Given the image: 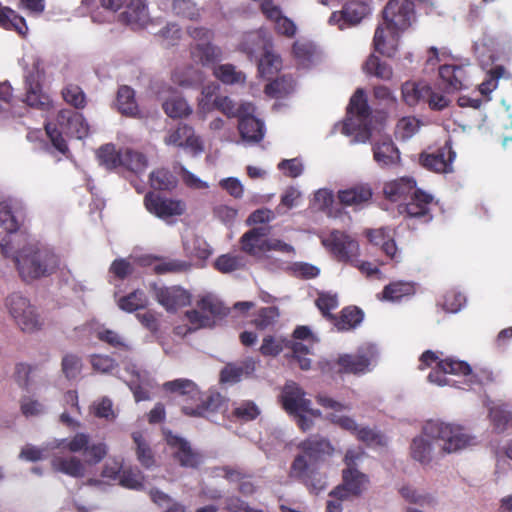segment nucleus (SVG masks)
Masks as SVG:
<instances>
[{
	"label": "nucleus",
	"instance_id": "nucleus-1",
	"mask_svg": "<svg viewBox=\"0 0 512 512\" xmlns=\"http://www.w3.org/2000/svg\"><path fill=\"white\" fill-rule=\"evenodd\" d=\"M299 453L295 456L289 470V477L302 483L311 493L319 494L326 489V475L319 466L334 453L329 440L313 435L298 444Z\"/></svg>",
	"mask_w": 512,
	"mask_h": 512
},
{
	"label": "nucleus",
	"instance_id": "nucleus-2",
	"mask_svg": "<svg viewBox=\"0 0 512 512\" xmlns=\"http://www.w3.org/2000/svg\"><path fill=\"white\" fill-rule=\"evenodd\" d=\"M413 16L414 3L411 0H390L383 10L389 38L386 39L385 28L379 25L373 38L374 49L384 56L393 57L397 50L398 32L410 27Z\"/></svg>",
	"mask_w": 512,
	"mask_h": 512
},
{
	"label": "nucleus",
	"instance_id": "nucleus-3",
	"mask_svg": "<svg viewBox=\"0 0 512 512\" xmlns=\"http://www.w3.org/2000/svg\"><path fill=\"white\" fill-rule=\"evenodd\" d=\"M15 264L21 278L29 281L54 273L59 266V259L48 249L28 246L15 256Z\"/></svg>",
	"mask_w": 512,
	"mask_h": 512
},
{
	"label": "nucleus",
	"instance_id": "nucleus-4",
	"mask_svg": "<svg viewBox=\"0 0 512 512\" xmlns=\"http://www.w3.org/2000/svg\"><path fill=\"white\" fill-rule=\"evenodd\" d=\"M419 362L420 370L432 367L434 363L436 364L428 374L427 379L439 386L450 385V380L447 378L448 374L467 376L472 373V369L467 362L453 357L441 359L436 352L431 350L424 351L419 358Z\"/></svg>",
	"mask_w": 512,
	"mask_h": 512
},
{
	"label": "nucleus",
	"instance_id": "nucleus-5",
	"mask_svg": "<svg viewBox=\"0 0 512 512\" xmlns=\"http://www.w3.org/2000/svg\"><path fill=\"white\" fill-rule=\"evenodd\" d=\"M376 354L373 345L360 347L355 353L340 354L335 360L327 361L322 370L331 377L335 375H362L368 372L371 361Z\"/></svg>",
	"mask_w": 512,
	"mask_h": 512
},
{
	"label": "nucleus",
	"instance_id": "nucleus-6",
	"mask_svg": "<svg viewBox=\"0 0 512 512\" xmlns=\"http://www.w3.org/2000/svg\"><path fill=\"white\" fill-rule=\"evenodd\" d=\"M423 431L426 436L441 441L445 453L458 452L474 443V437L469 435L464 427L456 424L428 421Z\"/></svg>",
	"mask_w": 512,
	"mask_h": 512
},
{
	"label": "nucleus",
	"instance_id": "nucleus-7",
	"mask_svg": "<svg viewBox=\"0 0 512 512\" xmlns=\"http://www.w3.org/2000/svg\"><path fill=\"white\" fill-rule=\"evenodd\" d=\"M229 314V309L212 294L201 296L196 302V309L185 312V317L194 329L212 328L216 318Z\"/></svg>",
	"mask_w": 512,
	"mask_h": 512
},
{
	"label": "nucleus",
	"instance_id": "nucleus-8",
	"mask_svg": "<svg viewBox=\"0 0 512 512\" xmlns=\"http://www.w3.org/2000/svg\"><path fill=\"white\" fill-rule=\"evenodd\" d=\"M45 72L40 67V61L33 63L32 70L25 75L23 102L34 109L49 111L53 107L50 96L43 91L42 80Z\"/></svg>",
	"mask_w": 512,
	"mask_h": 512
},
{
	"label": "nucleus",
	"instance_id": "nucleus-9",
	"mask_svg": "<svg viewBox=\"0 0 512 512\" xmlns=\"http://www.w3.org/2000/svg\"><path fill=\"white\" fill-rule=\"evenodd\" d=\"M10 315L24 332L40 330L43 322L30 301L18 293H13L6 299Z\"/></svg>",
	"mask_w": 512,
	"mask_h": 512
},
{
	"label": "nucleus",
	"instance_id": "nucleus-10",
	"mask_svg": "<svg viewBox=\"0 0 512 512\" xmlns=\"http://www.w3.org/2000/svg\"><path fill=\"white\" fill-rule=\"evenodd\" d=\"M371 114L372 110L368 104L364 89L357 88L351 96L347 107V115L349 118L343 125V132L346 134H352L356 130L352 123V117H355L359 121V126H363V129L360 132L362 141L365 142L366 140H369L372 134L371 128L368 125Z\"/></svg>",
	"mask_w": 512,
	"mask_h": 512
},
{
	"label": "nucleus",
	"instance_id": "nucleus-11",
	"mask_svg": "<svg viewBox=\"0 0 512 512\" xmlns=\"http://www.w3.org/2000/svg\"><path fill=\"white\" fill-rule=\"evenodd\" d=\"M279 402L289 415L307 412L312 417H319L321 412L311 408V400L306 398V392L294 381H287L279 395Z\"/></svg>",
	"mask_w": 512,
	"mask_h": 512
},
{
	"label": "nucleus",
	"instance_id": "nucleus-12",
	"mask_svg": "<svg viewBox=\"0 0 512 512\" xmlns=\"http://www.w3.org/2000/svg\"><path fill=\"white\" fill-rule=\"evenodd\" d=\"M322 244L338 261L350 263L352 266L358 265L359 244L345 232L333 230L322 239Z\"/></svg>",
	"mask_w": 512,
	"mask_h": 512
},
{
	"label": "nucleus",
	"instance_id": "nucleus-13",
	"mask_svg": "<svg viewBox=\"0 0 512 512\" xmlns=\"http://www.w3.org/2000/svg\"><path fill=\"white\" fill-rule=\"evenodd\" d=\"M143 202L146 210L150 214L162 220L182 216L187 210L185 201L165 197L154 191L147 192L144 196Z\"/></svg>",
	"mask_w": 512,
	"mask_h": 512
},
{
	"label": "nucleus",
	"instance_id": "nucleus-14",
	"mask_svg": "<svg viewBox=\"0 0 512 512\" xmlns=\"http://www.w3.org/2000/svg\"><path fill=\"white\" fill-rule=\"evenodd\" d=\"M165 440L171 450L172 458L184 468L197 469L203 463V455L194 450L186 439L168 432Z\"/></svg>",
	"mask_w": 512,
	"mask_h": 512
},
{
	"label": "nucleus",
	"instance_id": "nucleus-15",
	"mask_svg": "<svg viewBox=\"0 0 512 512\" xmlns=\"http://www.w3.org/2000/svg\"><path fill=\"white\" fill-rule=\"evenodd\" d=\"M434 197L421 189L415 190L409 201L399 205V213L408 218H414L421 223H428L432 220V206H434Z\"/></svg>",
	"mask_w": 512,
	"mask_h": 512
},
{
	"label": "nucleus",
	"instance_id": "nucleus-16",
	"mask_svg": "<svg viewBox=\"0 0 512 512\" xmlns=\"http://www.w3.org/2000/svg\"><path fill=\"white\" fill-rule=\"evenodd\" d=\"M456 153L452 149L450 140L435 151L422 152L419 156L421 166L429 171L435 173H450L453 171V161L455 160Z\"/></svg>",
	"mask_w": 512,
	"mask_h": 512
},
{
	"label": "nucleus",
	"instance_id": "nucleus-17",
	"mask_svg": "<svg viewBox=\"0 0 512 512\" xmlns=\"http://www.w3.org/2000/svg\"><path fill=\"white\" fill-rule=\"evenodd\" d=\"M166 145L182 147L190 150L194 155H198L204 150L200 137L195 135L194 128L186 123L179 125L168 132L164 138Z\"/></svg>",
	"mask_w": 512,
	"mask_h": 512
},
{
	"label": "nucleus",
	"instance_id": "nucleus-18",
	"mask_svg": "<svg viewBox=\"0 0 512 512\" xmlns=\"http://www.w3.org/2000/svg\"><path fill=\"white\" fill-rule=\"evenodd\" d=\"M219 475L231 484L237 485V491L250 496L257 491V483L252 473L238 465H224L217 469Z\"/></svg>",
	"mask_w": 512,
	"mask_h": 512
},
{
	"label": "nucleus",
	"instance_id": "nucleus-19",
	"mask_svg": "<svg viewBox=\"0 0 512 512\" xmlns=\"http://www.w3.org/2000/svg\"><path fill=\"white\" fill-rule=\"evenodd\" d=\"M153 291L157 302L169 312H174L191 302L190 292L178 285L154 286Z\"/></svg>",
	"mask_w": 512,
	"mask_h": 512
},
{
	"label": "nucleus",
	"instance_id": "nucleus-20",
	"mask_svg": "<svg viewBox=\"0 0 512 512\" xmlns=\"http://www.w3.org/2000/svg\"><path fill=\"white\" fill-rule=\"evenodd\" d=\"M361 453L348 450L344 457L346 468L342 471L343 484L346 486L348 491L353 496H359L366 483H368V477L356 469V460L359 459Z\"/></svg>",
	"mask_w": 512,
	"mask_h": 512
},
{
	"label": "nucleus",
	"instance_id": "nucleus-21",
	"mask_svg": "<svg viewBox=\"0 0 512 512\" xmlns=\"http://www.w3.org/2000/svg\"><path fill=\"white\" fill-rule=\"evenodd\" d=\"M224 404V398L218 392L202 394L199 390V398L193 399L191 404H183L182 412L190 417H206L210 413H215L221 409Z\"/></svg>",
	"mask_w": 512,
	"mask_h": 512
},
{
	"label": "nucleus",
	"instance_id": "nucleus-22",
	"mask_svg": "<svg viewBox=\"0 0 512 512\" xmlns=\"http://www.w3.org/2000/svg\"><path fill=\"white\" fill-rule=\"evenodd\" d=\"M370 12L369 6L361 1H349L345 3L342 10L333 12L329 18V23L338 25L340 30L346 26L358 24Z\"/></svg>",
	"mask_w": 512,
	"mask_h": 512
},
{
	"label": "nucleus",
	"instance_id": "nucleus-23",
	"mask_svg": "<svg viewBox=\"0 0 512 512\" xmlns=\"http://www.w3.org/2000/svg\"><path fill=\"white\" fill-rule=\"evenodd\" d=\"M268 227H254L240 238L241 249L250 256L258 257L266 253Z\"/></svg>",
	"mask_w": 512,
	"mask_h": 512
},
{
	"label": "nucleus",
	"instance_id": "nucleus-24",
	"mask_svg": "<svg viewBox=\"0 0 512 512\" xmlns=\"http://www.w3.org/2000/svg\"><path fill=\"white\" fill-rule=\"evenodd\" d=\"M57 124L66 132L81 139L89 132V125L83 115L71 109H62L56 117Z\"/></svg>",
	"mask_w": 512,
	"mask_h": 512
},
{
	"label": "nucleus",
	"instance_id": "nucleus-25",
	"mask_svg": "<svg viewBox=\"0 0 512 512\" xmlns=\"http://www.w3.org/2000/svg\"><path fill=\"white\" fill-rule=\"evenodd\" d=\"M416 189V181L411 177H401L386 182L383 187L385 198L391 202L405 201Z\"/></svg>",
	"mask_w": 512,
	"mask_h": 512
},
{
	"label": "nucleus",
	"instance_id": "nucleus-26",
	"mask_svg": "<svg viewBox=\"0 0 512 512\" xmlns=\"http://www.w3.org/2000/svg\"><path fill=\"white\" fill-rule=\"evenodd\" d=\"M191 57L193 60L199 62L204 67L213 68L221 61L223 52L219 46L211 42L197 43L191 47Z\"/></svg>",
	"mask_w": 512,
	"mask_h": 512
},
{
	"label": "nucleus",
	"instance_id": "nucleus-27",
	"mask_svg": "<svg viewBox=\"0 0 512 512\" xmlns=\"http://www.w3.org/2000/svg\"><path fill=\"white\" fill-rule=\"evenodd\" d=\"M272 47L271 41L267 39L263 33L260 31H250L243 35L238 49L252 59L256 57L257 54Z\"/></svg>",
	"mask_w": 512,
	"mask_h": 512
},
{
	"label": "nucleus",
	"instance_id": "nucleus-28",
	"mask_svg": "<svg viewBox=\"0 0 512 512\" xmlns=\"http://www.w3.org/2000/svg\"><path fill=\"white\" fill-rule=\"evenodd\" d=\"M373 157L381 167H389L400 162V152L391 139H384L373 145Z\"/></svg>",
	"mask_w": 512,
	"mask_h": 512
},
{
	"label": "nucleus",
	"instance_id": "nucleus-29",
	"mask_svg": "<svg viewBox=\"0 0 512 512\" xmlns=\"http://www.w3.org/2000/svg\"><path fill=\"white\" fill-rule=\"evenodd\" d=\"M238 130L243 140L258 143L264 137V123L257 119L253 113L245 114L239 119Z\"/></svg>",
	"mask_w": 512,
	"mask_h": 512
},
{
	"label": "nucleus",
	"instance_id": "nucleus-30",
	"mask_svg": "<svg viewBox=\"0 0 512 512\" xmlns=\"http://www.w3.org/2000/svg\"><path fill=\"white\" fill-rule=\"evenodd\" d=\"M439 76L447 92L459 91L464 88L466 71L462 66L443 65L439 68Z\"/></svg>",
	"mask_w": 512,
	"mask_h": 512
},
{
	"label": "nucleus",
	"instance_id": "nucleus-31",
	"mask_svg": "<svg viewBox=\"0 0 512 512\" xmlns=\"http://www.w3.org/2000/svg\"><path fill=\"white\" fill-rule=\"evenodd\" d=\"M214 105L227 117H237L238 119H241L245 114H252L255 111L252 103H236L228 96H217L214 99Z\"/></svg>",
	"mask_w": 512,
	"mask_h": 512
},
{
	"label": "nucleus",
	"instance_id": "nucleus-32",
	"mask_svg": "<svg viewBox=\"0 0 512 512\" xmlns=\"http://www.w3.org/2000/svg\"><path fill=\"white\" fill-rule=\"evenodd\" d=\"M292 54L298 66L303 68L311 67L318 58L316 45L309 40H297L292 45Z\"/></svg>",
	"mask_w": 512,
	"mask_h": 512
},
{
	"label": "nucleus",
	"instance_id": "nucleus-33",
	"mask_svg": "<svg viewBox=\"0 0 512 512\" xmlns=\"http://www.w3.org/2000/svg\"><path fill=\"white\" fill-rule=\"evenodd\" d=\"M402 99L410 107L425 102L430 95V86L425 82L406 81L401 87Z\"/></svg>",
	"mask_w": 512,
	"mask_h": 512
},
{
	"label": "nucleus",
	"instance_id": "nucleus-34",
	"mask_svg": "<svg viewBox=\"0 0 512 512\" xmlns=\"http://www.w3.org/2000/svg\"><path fill=\"white\" fill-rule=\"evenodd\" d=\"M51 466L56 472H61L74 478H82L85 476V463L76 456L54 457L51 460Z\"/></svg>",
	"mask_w": 512,
	"mask_h": 512
},
{
	"label": "nucleus",
	"instance_id": "nucleus-35",
	"mask_svg": "<svg viewBox=\"0 0 512 512\" xmlns=\"http://www.w3.org/2000/svg\"><path fill=\"white\" fill-rule=\"evenodd\" d=\"M0 27L5 30L15 31L25 37L28 33V26L24 17L19 15L10 7L0 3Z\"/></svg>",
	"mask_w": 512,
	"mask_h": 512
},
{
	"label": "nucleus",
	"instance_id": "nucleus-36",
	"mask_svg": "<svg viewBox=\"0 0 512 512\" xmlns=\"http://www.w3.org/2000/svg\"><path fill=\"white\" fill-rule=\"evenodd\" d=\"M372 189L369 185H356L338 192L339 202L344 206H358L372 198Z\"/></svg>",
	"mask_w": 512,
	"mask_h": 512
},
{
	"label": "nucleus",
	"instance_id": "nucleus-37",
	"mask_svg": "<svg viewBox=\"0 0 512 512\" xmlns=\"http://www.w3.org/2000/svg\"><path fill=\"white\" fill-rule=\"evenodd\" d=\"M363 319L364 313L359 307L347 306L340 311L339 315H336V320H332L331 323L338 331H349L359 326Z\"/></svg>",
	"mask_w": 512,
	"mask_h": 512
},
{
	"label": "nucleus",
	"instance_id": "nucleus-38",
	"mask_svg": "<svg viewBox=\"0 0 512 512\" xmlns=\"http://www.w3.org/2000/svg\"><path fill=\"white\" fill-rule=\"evenodd\" d=\"M255 370V362L252 359H246L241 364L228 363L220 372V381L222 383H237L243 375H250Z\"/></svg>",
	"mask_w": 512,
	"mask_h": 512
},
{
	"label": "nucleus",
	"instance_id": "nucleus-39",
	"mask_svg": "<svg viewBox=\"0 0 512 512\" xmlns=\"http://www.w3.org/2000/svg\"><path fill=\"white\" fill-rule=\"evenodd\" d=\"M163 389L172 394H177L185 398V401L191 402L193 399L199 398L198 386L189 379L179 378L167 381L163 384Z\"/></svg>",
	"mask_w": 512,
	"mask_h": 512
},
{
	"label": "nucleus",
	"instance_id": "nucleus-40",
	"mask_svg": "<svg viewBox=\"0 0 512 512\" xmlns=\"http://www.w3.org/2000/svg\"><path fill=\"white\" fill-rule=\"evenodd\" d=\"M116 106L122 115L135 117L139 113L135 91L127 85L120 86L117 91Z\"/></svg>",
	"mask_w": 512,
	"mask_h": 512
},
{
	"label": "nucleus",
	"instance_id": "nucleus-41",
	"mask_svg": "<svg viewBox=\"0 0 512 512\" xmlns=\"http://www.w3.org/2000/svg\"><path fill=\"white\" fill-rule=\"evenodd\" d=\"M488 417L493 430L498 434L512 428V410L506 404L492 406L489 409Z\"/></svg>",
	"mask_w": 512,
	"mask_h": 512
},
{
	"label": "nucleus",
	"instance_id": "nucleus-42",
	"mask_svg": "<svg viewBox=\"0 0 512 512\" xmlns=\"http://www.w3.org/2000/svg\"><path fill=\"white\" fill-rule=\"evenodd\" d=\"M121 19L128 25L143 26L148 20L145 0H132L126 10L121 13Z\"/></svg>",
	"mask_w": 512,
	"mask_h": 512
},
{
	"label": "nucleus",
	"instance_id": "nucleus-43",
	"mask_svg": "<svg viewBox=\"0 0 512 512\" xmlns=\"http://www.w3.org/2000/svg\"><path fill=\"white\" fill-rule=\"evenodd\" d=\"M282 60L278 54L272 51V48H267L262 52L261 57L258 61V72L266 78H273L281 69Z\"/></svg>",
	"mask_w": 512,
	"mask_h": 512
},
{
	"label": "nucleus",
	"instance_id": "nucleus-44",
	"mask_svg": "<svg viewBox=\"0 0 512 512\" xmlns=\"http://www.w3.org/2000/svg\"><path fill=\"white\" fill-rule=\"evenodd\" d=\"M151 188L156 191H172L177 187V177L167 168H158L149 175Z\"/></svg>",
	"mask_w": 512,
	"mask_h": 512
},
{
	"label": "nucleus",
	"instance_id": "nucleus-45",
	"mask_svg": "<svg viewBox=\"0 0 512 512\" xmlns=\"http://www.w3.org/2000/svg\"><path fill=\"white\" fill-rule=\"evenodd\" d=\"M213 75L225 85H244L246 83L245 73L237 70L236 66L230 63L215 66Z\"/></svg>",
	"mask_w": 512,
	"mask_h": 512
},
{
	"label": "nucleus",
	"instance_id": "nucleus-46",
	"mask_svg": "<svg viewBox=\"0 0 512 512\" xmlns=\"http://www.w3.org/2000/svg\"><path fill=\"white\" fill-rule=\"evenodd\" d=\"M363 71L368 76H373L381 80H390L393 76L392 67L378 56L371 54L363 65Z\"/></svg>",
	"mask_w": 512,
	"mask_h": 512
},
{
	"label": "nucleus",
	"instance_id": "nucleus-47",
	"mask_svg": "<svg viewBox=\"0 0 512 512\" xmlns=\"http://www.w3.org/2000/svg\"><path fill=\"white\" fill-rule=\"evenodd\" d=\"M131 436L136 446V457L139 463L147 469L153 467L156 463L155 456L143 434L135 431Z\"/></svg>",
	"mask_w": 512,
	"mask_h": 512
},
{
	"label": "nucleus",
	"instance_id": "nucleus-48",
	"mask_svg": "<svg viewBox=\"0 0 512 512\" xmlns=\"http://www.w3.org/2000/svg\"><path fill=\"white\" fill-rule=\"evenodd\" d=\"M279 316V309L276 306L262 307L254 313L251 324L257 330L263 331L272 328L277 323Z\"/></svg>",
	"mask_w": 512,
	"mask_h": 512
},
{
	"label": "nucleus",
	"instance_id": "nucleus-49",
	"mask_svg": "<svg viewBox=\"0 0 512 512\" xmlns=\"http://www.w3.org/2000/svg\"><path fill=\"white\" fill-rule=\"evenodd\" d=\"M147 166L148 160L143 153L132 149H125L123 151L120 167H124L131 172L139 174L144 172Z\"/></svg>",
	"mask_w": 512,
	"mask_h": 512
},
{
	"label": "nucleus",
	"instance_id": "nucleus-50",
	"mask_svg": "<svg viewBox=\"0 0 512 512\" xmlns=\"http://www.w3.org/2000/svg\"><path fill=\"white\" fill-rule=\"evenodd\" d=\"M159 262L154 265L153 271L157 275L184 273L191 269V263L179 259L156 258Z\"/></svg>",
	"mask_w": 512,
	"mask_h": 512
},
{
	"label": "nucleus",
	"instance_id": "nucleus-51",
	"mask_svg": "<svg viewBox=\"0 0 512 512\" xmlns=\"http://www.w3.org/2000/svg\"><path fill=\"white\" fill-rule=\"evenodd\" d=\"M162 108L170 118L175 119L187 117L192 113V109L186 100L179 95H174L165 100Z\"/></svg>",
	"mask_w": 512,
	"mask_h": 512
},
{
	"label": "nucleus",
	"instance_id": "nucleus-52",
	"mask_svg": "<svg viewBox=\"0 0 512 512\" xmlns=\"http://www.w3.org/2000/svg\"><path fill=\"white\" fill-rule=\"evenodd\" d=\"M315 305L326 320L329 322L336 320V315L331 313L339 306V300L336 293L319 292L315 299Z\"/></svg>",
	"mask_w": 512,
	"mask_h": 512
},
{
	"label": "nucleus",
	"instance_id": "nucleus-53",
	"mask_svg": "<svg viewBox=\"0 0 512 512\" xmlns=\"http://www.w3.org/2000/svg\"><path fill=\"white\" fill-rule=\"evenodd\" d=\"M148 300L144 291L137 289L122 296L118 300V306L121 310L132 313L147 306Z\"/></svg>",
	"mask_w": 512,
	"mask_h": 512
},
{
	"label": "nucleus",
	"instance_id": "nucleus-54",
	"mask_svg": "<svg viewBox=\"0 0 512 512\" xmlns=\"http://www.w3.org/2000/svg\"><path fill=\"white\" fill-rule=\"evenodd\" d=\"M122 154L123 151H117L115 145L111 143L102 145L97 150L99 163L108 170L120 167Z\"/></svg>",
	"mask_w": 512,
	"mask_h": 512
},
{
	"label": "nucleus",
	"instance_id": "nucleus-55",
	"mask_svg": "<svg viewBox=\"0 0 512 512\" xmlns=\"http://www.w3.org/2000/svg\"><path fill=\"white\" fill-rule=\"evenodd\" d=\"M63 100L75 109H84L87 105L86 94L83 89L73 83L67 84L61 91Z\"/></svg>",
	"mask_w": 512,
	"mask_h": 512
},
{
	"label": "nucleus",
	"instance_id": "nucleus-56",
	"mask_svg": "<svg viewBox=\"0 0 512 512\" xmlns=\"http://www.w3.org/2000/svg\"><path fill=\"white\" fill-rule=\"evenodd\" d=\"M90 442V436L86 433H76L70 440H55L53 448L68 450L71 453H78L86 449Z\"/></svg>",
	"mask_w": 512,
	"mask_h": 512
},
{
	"label": "nucleus",
	"instance_id": "nucleus-57",
	"mask_svg": "<svg viewBox=\"0 0 512 512\" xmlns=\"http://www.w3.org/2000/svg\"><path fill=\"white\" fill-rule=\"evenodd\" d=\"M414 293V286L410 282H392L386 285L382 291V298L389 301L400 300L404 296Z\"/></svg>",
	"mask_w": 512,
	"mask_h": 512
},
{
	"label": "nucleus",
	"instance_id": "nucleus-58",
	"mask_svg": "<svg viewBox=\"0 0 512 512\" xmlns=\"http://www.w3.org/2000/svg\"><path fill=\"white\" fill-rule=\"evenodd\" d=\"M171 80L179 86L191 87L199 81L198 71L192 65L178 67L172 72Z\"/></svg>",
	"mask_w": 512,
	"mask_h": 512
},
{
	"label": "nucleus",
	"instance_id": "nucleus-59",
	"mask_svg": "<svg viewBox=\"0 0 512 512\" xmlns=\"http://www.w3.org/2000/svg\"><path fill=\"white\" fill-rule=\"evenodd\" d=\"M188 256L198 260H207L212 254L209 244L201 237H194L184 244Z\"/></svg>",
	"mask_w": 512,
	"mask_h": 512
},
{
	"label": "nucleus",
	"instance_id": "nucleus-60",
	"mask_svg": "<svg viewBox=\"0 0 512 512\" xmlns=\"http://www.w3.org/2000/svg\"><path fill=\"white\" fill-rule=\"evenodd\" d=\"M83 368L82 359L72 353L63 356L61 361V370L68 380H76L79 378Z\"/></svg>",
	"mask_w": 512,
	"mask_h": 512
},
{
	"label": "nucleus",
	"instance_id": "nucleus-61",
	"mask_svg": "<svg viewBox=\"0 0 512 512\" xmlns=\"http://www.w3.org/2000/svg\"><path fill=\"white\" fill-rule=\"evenodd\" d=\"M411 456L414 460L427 464L431 461V443L423 437H415L411 443Z\"/></svg>",
	"mask_w": 512,
	"mask_h": 512
},
{
	"label": "nucleus",
	"instance_id": "nucleus-62",
	"mask_svg": "<svg viewBox=\"0 0 512 512\" xmlns=\"http://www.w3.org/2000/svg\"><path fill=\"white\" fill-rule=\"evenodd\" d=\"M97 337L100 341L107 343L111 347L118 349L123 352H130L132 350V346L125 338H123L119 333L110 329H104L98 331Z\"/></svg>",
	"mask_w": 512,
	"mask_h": 512
},
{
	"label": "nucleus",
	"instance_id": "nucleus-63",
	"mask_svg": "<svg viewBox=\"0 0 512 512\" xmlns=\"http://www.w3.org/2000/svg\"><path fill=\"white\" fill-rule=\"evenodd\" d=\"M399 492L407 502L417 504L422 507H431L435 504V500L430 494H420L410 486H403Z\"/></svg>",
	"mask_w": 512,
	"mask_h": 512
},
{
	"label": "nucleus",
	"instance_id": "nucleus-64",
	"mask_svg": "<svg viewBox=\"0 0 512 512\" xmlns=\"http://www.w3.org/2000/svg\"><path fill=\"white\" fill-rule=\"evenodd\" d=\"M242 266V257L230 254L220 255L215 261V268L222 273L233 272Z\"/></svg>",
	"mask_w": 512,
	"mask_h": 512
}]
</instances>
